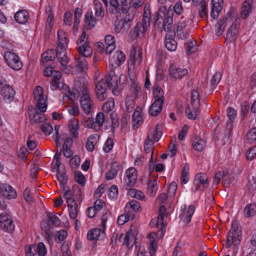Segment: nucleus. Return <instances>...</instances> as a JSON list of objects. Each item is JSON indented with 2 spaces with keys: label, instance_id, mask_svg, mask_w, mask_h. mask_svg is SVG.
<instances>
[{
  "label": "nucleus",
  "instance_id": "1",
  "mask_svg": "<svg viewBox=\"0 0 256 256\" xmlns=\"http://www.w3.org/2000/svg\"><path fill=\"white\" fill-rule=\"evenodd\" d=\"M89 90L88 82L84 78H81L76 82L74 92H69L66 94V96L72 100L80 96V106L86 114H90L94 106V102L89 94Z\"/></svg>",
  "mask_w": 256,
  "mask_h": 256
},
{
  "label": "nucleus",
  "instance_id": "2",
  "mask_svg": "<svg viewBox=\"0 0 256 256\" xmlns=\"http://www.w3.org/2000/svg\"><path fill=\"white\" fill-rule=\"evenodd\" d=\"M174 12L177 15H181L184 9L180 3L176 2L173 8L170 6L168 9L165 6H160L154 20L158 26L164 30H168L173 26Z\"/></svg>",
  "mask_w": 256,
  "mask_h": 256
},
{
  "label": "nucleus",
  "instance_id": "3",
  "mask_svg": "<svg viewBox=\"0 0 256 256\" xmlns=\"http://www.w3.org/2000/svg\"><path fill=\"white\" fill-rule=\"evenodd\" d=\"M58 46L56 56L60 64V68L67 74L75 73V68L68 66V58L66 52L68 40L65 32L62 30L58 32Z\"/></svg>",
  "mask_w": 256,
  "mask_h": 256
},
{
  "label": "nucleus",
  "instance_id": "4",
  "mask_svg": "<svg viewBox=\"0 0 256 256\" xmlns=\"http://www.w3.org/2000/svg\"><path fill=\"white\" fill-rule=\"evenodd\" d=\"M142 49L137 46L133 48L128 60V74L130 79L132 82L136 76L137 68L142 61Z\"/></svg>",
  "mask_w": 256,
  "mask_h": 256
},
{
  "label": "nucleus",
  "instance_id": "5",
  "mask_svg": "<svg viewBox=\"0 0 256 256\" xmlns=\"http://www.w3.org/2000/svg\"><path fill=\"white\" fill-rule=\"evenodd\" d=\"M240 231L239 230L236 222H233L232 228L227 236L226 246L229 248L231 246H234V254L236 256L238 249V246L240 242Z\"/></svg>",
  "mask_w": 256,
  "mask_h": 256
},
{
  "label": "nucleus",
  "instance_id": "6",
  "mask_svg": "<svg viewBox=\"0 0 256 256\" xmlns=\"http://www.w3.org/2000/svg\"><path fill=\"white\" fill-rule=\"evenodd\" d=\"M108 83L110 89L114 95H118L122 90L121 84L126 82V76L116 75L114 71H110L108 76L105 78Z\"/></svg>",
  "mask_w": 256,
  "mask_h": 256
},
{
  "label": "nucleus",
  "instance_id": "7",
  "mask_svg": "<svg viewBox=\"0 0 256 256\" xmlns=\"http://www.w3.org/2000/svg\"><path fill=\"white\" fill-rule=\"evenodd\" d=\"M141 94V86L137 82H132L131 87L125 100L126 110L128 112L133 111L134 108V100Z\"/></svg>",
  "mask_w": 256,
  "mask_h": 256
},
{
  "label": "nucleus",
  "instance_id": "8",
  "mask_svg": "<svg viewBox=\"0 0 256 256\" xmlns=\"http://www.w3.org/2000/svg\"><path fill=\"white\" fill-rule=\"evenodd\" d=\"M110 12L118 14L121 10L126 12L130 5L132 6V0H120V4L118 0H102Z\"/></svg>",
  "mask_w": 256,
  "mask_h": 256
},
{
  "label": "nucleus",
  "instance_id": "9",
  "mask_svg": "<svg viewBox=\"0 0 256 256\" xmlns=\"http://www.w3.org/2000/svg\"><path fill=\"white\" fill-rule=\"evenodd\" d=\"M88 36L84 31L77 42L78 51L82 56L88 57L92 55V50L88 42Z\"/></svg>",
  "mask_w": 256,
  "mask_h": 256
},
{
  "label": "nucleus",
  "instance_id": "10",
  "mask_svg": "<svg viewBox=\"0 0 256 256\" xmlns=\"http://www.w3.org/2000/svg\"><path fill=\"white\" fill-rule=\"evenodd\" d=\"M4 58L8 66L12 69L18 70L22 68V63L16 54L8 51L4 53Z\"/></svg>",
  "mask_w": 256,
  "mask_h": 256
},
{
  "label": "nucleus",
  "instance_id": "11",
  "mask_svg": "<svg viewBox=\"0 0 256 256\" xmlns=\"http://www.w3.org/2000/svg\"><path fill=\"white\" fill-rule=\"evenodd\" d=\"M34 97L36 102V106L41 112H45L47 108L46 97L44 94L43 90L40 86H36L34 90Z\"/></svg>",
  "mask_w": 256,
  "mask_h": 256
},
{
  "label": "nucleus",
  "instance_id": "12",
  "mask_svg": "<svg viewBox=\"0 0 256 256\" xmlns=\"http://www.w3.org/2000/svg\"><path fill=\"white\" fill-rule=\"evenodd\" d=\"M132 25V18L126 15L124 18L118 19L115 22V31L116 33L126 32Z\"/></svg>",
  "mask_w": 256,
  "mask_h": 256
},
{
  "label": "nucleus",
  "instance_id": "13",
  "mask_svg": "<svg viewBox=\"0 0 256 256\" xmlns=\"http://www.w3.org/2000/svg\"><path fill=\"white\" fill-rule=\"evenodd\" d=\"M138 178V173L136 169L133 167L127 169L125 172V176L124 179V184L130 188L136 184Z\"/></svg>",
  "mask_w": 256,
  "mask_h": 256
},
{
  "label": "nucleus",
  "instance_id": "14",
  "mask_svg": "<svg viewBox=\"0 0 256 256\" xmlns=\"http://www.w3.org/2000/svg\"><path fill=\"white\" fill-rule=\"evenodd\" d=\"M221 178H222L224 185L226 187L230 186V184L232 182V180L234 179V176H232V174L228 170L224 171L223 172H216L214 178V182L218 184Z\"/></svg>",
  "mask_w": 256,
  "mask_h": 256
},
{
  "label": "nucleus",
  "instance_id": "15",
  "mask_svg": "<svg viewBox=\"0 0 256 256\" xmlns=\"http://www.w3.org/2000/svg\"><path fill=\"white\" fill-rule=\"evenodd\" d=\"M96 88L97 98L100 100L106 98V92L110 89V86L105 78L101 80L96 84Z\"/></svg>",
  "mask_w": 256,
  "mask_h": 256
},
{
  "label": "nucleus",
  "instance_id": "16",
  "mask_svg": "<svg viewBox=\"0 0 256 256\" xmlns=\"http://www.w3.org/2000/svg\"><path fill=\"white\" fill-rule=\"evenodd\" d=\"M0 227L9 232L14 230V225L13 222L10 216L6 212H2L0 214Z\"/></svg>",
  "mask_w": 256,
  "mask_h": 256
},
{
  "label": "nucleus",
  "instance_id": "17",
  "mask_svg": "<svg viewBox=\"0 0 256 256\" xmlns=\"http://www.w3.org/2000/svg\"><path fill=\"white\" fill-rule=\"evenodd\" d=\"M195 211V206L194 205H190L188 206H184L181 208V212L180 214V220L185 224L189 223Z\"/></svg>",
  "mask_w": 256,
  "mask_h": 256
},
{
  "label": "nucleus",
  "instance_id": "18",
  "mask_svg": "<svg viewBox=\"0 0 256 256\" xmlns=\"http://www.w3.org/2000/svg\"><path fill=\"white\" fill-rule=\"evenodd\" d=\"M0 194L8 200L14 199L17 196L16 190L11 186L6 184L0 185Z\"/></svg>",
  "mask_w": 256,
  "mask_h": 256
},
{
  "label": "nucleus",
  "instance_id": "19",
  "mask_svg": "<svg viewBox=\"0 0 256 256\" xmlns=\"http://www.w3.org/2000/svg\"><path fill=\"white\" fill-rule=\"evenodd\" d=\"M138 234V230L136 226H132L126 232L124 238V243L128 248L132 247L136 244V236Z\"/></svg>",
  "mask_w": 256,
  "mask_h": 256
},
{
  "label": "nucleus",
  "instance_id": "20",
  "mask_svg": "<svg viewBox=\"0 0 256 256\" xmlns=\"http://www.w3.org/2000/svg\"><path fill=\"white\" fill-rule=\"evenodd\" d=\"M125 60L126 56L124 53L120 50H118L110 58L109 64L113 68H114L121 65Z\"/></svg>",
  "mask_w": 256,
  "mask_h": 256
},
{
  "label": "nucleus",
  "instance_id": "21",
  "mask_svg": "<svg viewBox=\"0 0 256 256\" xmlns=\"http://www.w3.org/2000/svg\"><path fill=\"white\" fill-rule=\"evenodd\" d=\"M188 74V70L186 68L177 67L176 66H171L169 68V74L172 80L181 79Z\"/></svg>",
  "mask_w": 256,
  "mask_h": 256
},
{
  "label": "nucleus",
  "instance_id": "22",
  "mask_svg": "<svg viewBox=\"0 0 256 256\" xmlns=\"http://www.w3.org/2000/svg\"><path fill=\"white\" fill-rule=\"evenodd\" d=\"M165 30L168 32L166 35L165 46L169 51H174L177 47V44L173 38L174 32L172 28Z\"/></svg>",
  "mask_w": 256,
  "mask_h": 256
},
{
  "label": "nucleus",
  "instance_id": "23",
  "mask_svg": "<svg viewBox=\"0 0 256 256\" xmlns=\"http://www.w3.org/2000/svg\"><path fill=\"white\" fill-rule=\"evenodd\" d=\"M48 222L44 221L42 223V227L50 229L53 228L54 226H58L60 224L59 218L55 214L50 212L47 214Z\"/></svg>",
  "mask_w": 256,
  "mask_h": 256
},
{
  "label": "nucleus",
  "instance_id": "24",
  "mask_svg": "<svg viewBox=\"0 0 256 256\" xmlns=\"http://www.w3.org/2000/svg\"><path fill=\"white\" fill-rule=\"evenodd\" d=\"M194 184L196 186V190L206 188L209 184L208 176L205 174H198L195 176Z\"/></svg>",
  "mask_w": 256,
  "mask_h": 256
},
{
  "label": "nucleus",
  "instance_id": "25",
  "mask_svg": "<svg viewBox=\"0 0 256 256\" xmlns=\"http://www.w3.org/2000/svg\"><path fill=\"white\" fill-rule=\"evenodd\" d=\"M165 218L162 216H159L156 219H153L150 222V226L152 227L156 226L160 230V238H162L165 232L164 228L166 226V223L164 222Z\"/></svg>",
  "mask_w": 256,
  "mask_h": 256
},
{
  "label": "nucleus",
  "instance_id": "26",
  "mask_svg": "<svg viewBox=\"0 0 256 256\" xmlns=\"http://www.w3.org/2000/svg\"><path fill=\"white\" fill-rule=\"evenodd\" d=\"M211 16L212 18H216L222 8V0H211Z\"/></svg>",
  "mask_w": 256,
  "mask_h": 256
},
{
  "label": "nucleus",
  "instance_id": "27",
  "mask_svg": "<svg viewBox=\"0 0 256 256\" xmlns=\"http://www.w3.org/2000/svg\"><path fill=\"white\" fill-rule=\"evenodd\" d=\"M148 28L141 24V22L137 23L134 30L130 32V36L132 38H134L136 36L142 38Z\"/></svg>",
  "mask_w": 256,
  "mask_h": 256
},
{
  "label": "nucleus",
  "instance_id": "28",
  "mask_svg": "<svg viewBox=\"0 0 256 256\" xmlns=\"http://www.w3.org/2000/svg\"><path fill=\"white\" fill-rule=\"evenodd\" d=\"M105 236L104 232L98 228L90 230L87 234L88 238L90 240H102Z\"/></svg>",
  "mask_w": 256,
  "mask_h": 256
},
{
  "label": "nucleus",
  "instance_id": "29",
  "mask_svg": "<svg viewBox=\"0 0 256 256\" xmlns=\"http://www.w3.org/2000/svg\"><path fill=\"white\" fill-rule=\"evenodd\" d=\"M52 80L51 84V88L55 90L58 88H63L64 86L60 82L62 74L60 72L56 71L52 74Z\"/></svg>",
  "mask_w": 256,
  "mask_h": 256
},
{
  "label": "nucleus",
  "instance_id": "30",
  "mask_svg": "<svg viewBox=\"0 0 256 256\" xmlns=\"http://www.w3.org/2000/svg\"><path fill=\"white\" fill-rule=\"evenodd\" d=\"M0 95L4 100H10L12 99L15 94L14 90L8 85L2 86L0 90Z\"/></svg>",
  "mask_w": 256,
  "mask_h": 256
},
{
  "label": "nucleus",
  "instance_id": "31",
  "mask_svg": "<svg viewBox=\"0 0 256 256\" xmlns=\"http://www.w3.org/2000/svg\"><path fill=\"white\" fill-rule=\"evenodd\" d=\"M238 24L236 22H234L229 28L226 36V40L230 42H232L235 40L238 36Z\"/></svg>",
  "mask_w": 256,
  "mask_h": 256
},
{
  "label": "nucleus",
  "instance_id": "32",
  "mask_svg": "<svg viewBox=\"0 0 256 256\" xmlns=\"http://www.w3.org/2000/svg\"><path fill=\"white\" fill-rule=\"evenodd\" d=\"M164 102L154 100L149 108V114L152 116L158 115L162 111Z\"/></svg>",
  "mask_w": 256,
  "mask_h": 256
},
{
  "label": "nucleus",
  "instance_id": "33",
  "mask_svg": "<svg viewBox=\"0 0 256 256\" xmlns=\"http://www.w3.org/2000/svg\"><path fill=\"white\" fill-rule=\"evenodd\" d=\"M68 128L71 134L74 138H77L78 135V122L76 118H72L68 122Z\"/></svg>",
  "mask_w": 256,
  "mask_h": 256
},
{
  "label": "nucleus",
  "instance_id": "34",
  "mask_svg": "<svg viewBox=\"0 0 256 256\" xmlns=\"http://www.w3.org/2000/svg\"><path fill=\"white\" fill-rule=\"evenodd\" d=\"M150 250V254H152L154 253L157 248V240L158 237L157 234L155 232H152L149 234L148 236Z\"/></svg>",
  "mask_w": 256,
  "mask_h": 256
},
{
  "label": "nucleus",
  "instance_id": "35",
  "mask_svg": "<svg viewBox=\"0 0 256 256\" xmlns=\"http://www.w3.org/2000/svg\"><path fill=\"white\" fill-rule=\"evenodd\" d=\"M200 107L189 106L186 110V113L188 119L194 120L200 114Z\"/></svg>",
  "mask_w": 256,
  "mask_h": 256
},
{
  "label": "nucleus",
  "instance_id": "36",
  "mask_svg": "<svg viewBox=\"0 0 256 256\" xmlns=\"http://www.w3.org/2000/svg\"><path fill=\"white\" fill-rule=\"evenodd\" d=\"M105 43L106 44V52L107 54L111 52L115 49V40L114 36L112 35H108L105 37Z\"/></svg>",
  "mask_w": 256,
  "mask_h": 256
},
{
  "label": "nucleus",
  "instance_id": "37",
  "mask_svg": "<svg viewBox=\"0 0 256 256\" xmlns=\"http://www.w3.org/2000/svg\"><path fill=\"white\" fill-rule=\"evenodd\" d=\"M140 207L138 202L135 200H132L126 204L124 208L126 213L133 214L132 212H136L140 210Z\"/></svg>",
  "mask_w": 256,
  "mask_h": 256
},
{
  "label": "nucleus",
  "instance_id": "38",
  "mask_svg": "<svg viewBox=\"0 0 256 256\" xmlns=\"http://www.w3.org/2000/svg\"><path fill=\"white\" fill-rule=\"evenodd\" d=\"M63 141H64V144L62 148H70L72 144V140L71 138H68L66 134H64L59 138L56 137V142L57 146H60Z\"/></svg>",
  "mask_w": 256,
  "mask_h": 256
},
{
  "label": "nucleus",
  "instance_id": "39",
  "mask_svg": "<svg viewBox=\"0 0 256 256\" xmlns=\"http://www.w3.org/2000/svg\"><path fill=\"white\" fill-rule=\"evenodd\" d=\"M252 5V0H246L242 8L241 16L243 18H246L250 14Z\"/></svg>",
  "mask_w": 256,
  "mask_h": 256
},
{
  "label": "nucleus",
  "instance_id": "40",
  "mask_svg": "<svg viewBox=\"0 0 256 256\" xmlns=\"http://www.w3.org/2000/svg\"><path fill=\"white\" fill-rule=\"evenodd\" d=\"M14 18L19 24H24L28 18V12L25 10H19L16 13Z\"/></svg>",
  "mask_w": 256,
  "mask_h": 256
},
{
  "label": "nucleus",
  "instance_id": "41",
  "mask_svg": "<svg viewBox=\"0 0 256 256\" xmlns=\"http://www.w3.org/2000/svg\"><path fill=\"white\" fill-rule=\"evenodd\" d=\"M119 170V164L117 162H114L110 170L106 174V178L110 180L116 176Z\"/></svg>",
  "mask_w": 256,
  "mask_h": 256
},
{
  "label": "nucleus",
  "instance_id": "42",
  "mask_svg": "<svg viewBox=\"0 0 256 256\" xmlns=\"http://www.w3.org/2000/svg\"><path fill=\"white\" fill-rule=\"evenodd\" d=\"M104 120V114L102 113H98L97 114L95 121H93L91 123L92 128L96 130H98L101 126L102 125Z\"/></svg>",
  "mask_w": 256,
  "mask_h": 256
},
{
  "label": "nucleus",
  "instance_id": "43",
  "mask_svg": "<svg viewBox=\"0 0 256 256\" xmlns=\"http://www.w3.org/2000/svg\"><path fill=\"white\" fill-rule=\"evenodd\" d=\"M158 186L156 180H150L148 182V194L150 196H154L156 193Z\"/></svg>",
  "mask_w": 256,
  "mask_h": 256
},
{
  "label": "nucleus",
  "instance_id": "44",
  "mask_svg": "<svg viewBox=\"0 0 256 256\" xmlns=\"http://www.w3.org/2000/svg\"><path fill=\"white\" fill-rule=\"evenodd\" d=\"M52 8L50 6H48L46 8V12L48 16L46 21V28L48 30H50L52 28L54 20V15L52 14Z\"/></svg>",
  "mask_w": 256,
  "mask_h": 256
},
{
  "label": "nucleus",
  "instance_id": "45",
  "mask_svg": "<svg viewBox=\"0 0 256 256\" xmlns=\"http://www.w3.org/2000/svg\"><path fill=\"white\" fill-rule=\"evenodd\" d=\"M244 213L246 218L254 216L256 214V204L252 203L248 204L244 208Z\"/></svg>",
  "mask_w": 256,
  "mask_h": 256
},
{
  "label": "nucleus",
  "instance_id": "46",
  "mask_svg": "<svg viewBox=\"0 0 256 256\" xmlns=\"http://www.w3.org/2000/svg\"><path fill=\"white\" fill-rule=\"evenodd\" d=\"M40 112H36V113L33 115L30 114V118L32 122H42L46 120V118L43 114L44 112H41L40 110Z\"/></svg>",
  "mask_w": 256,
  "mask_h": 256
},
{
  "label": "nucleus",
  "instance_id": "47",
  "mask_svg": "<svg viewBox=\"0 0 256 256\" xmlns=\"http://www.w3.org/2000/svg\"><path fill=\"white\" fill-rule=\"evenodd\" d=\"M148 135L152 136L150 139L154 140V141H158L162 135V127L157 125L156 128L152 130Z\"/></svg>",
  "mask_w": 256,
  "mask_h": 256
},
{
  "label": "nucleus",
  "instance_id": "48",
  "mask_svg": "<svg viewBox=\"0 0 256 256\" xmlns=\"http://www.w3.org/2000/svg\"><path fill=\"white\" fill-rule=\"evenodd\" d=\"M63 197L66 201L68 208L77 207L75 200L72 198V194L70 191H66Z\"/></svg>",
  "mask_w": 256,
  "mask_h": 256
},
{
  "label": "nucleus",
  "instance_id": "49",
  "mask_svg": "<svg viewBox=\"0 0 256 256\" xmlns=\"http://www.w3.org/2000/svg\"><path fill=\"white\" fill-rule=\"evenodd\" d=\"M96 23L92 13H87L85 15V26L87 28L90 29L94 28Z\"/></svg>",
  "mask_w": 256,
  "mask_h": 256
},
{
  "label": "nucleus",
  "instance_id": "50",
  "mask_svg": "<svg viewBox=\"0 0 256 256\" xmlns=\"http://www.w3.org/2000/svg\"><path fill=\"white\" fill-rule=\"evenodd\" d=\"M152 136L151 135H148L147 139L144 142V150L147 153H151V162L152 161V150H153V146L154 144V140H151L150 138Z\"/></svg>",
  "mask_w": 256,
  "mask_h": 256
},
{
  "label": "nucleus",
  "instance_id": "51",
  "mask_svg": "<svg viewBox=\"0 0 256 256\" xmlns=\"http://www.w3.org/2000/svg\"><path fill=\"white\" fill-rule=\"evenodd\" d=\"M94 4L96 16L102 18L104 14V10L102 3L98 0H94Z\"/></svg>",
  "mask_w": 256,
  "mask_h": 256
},
{
  "label": "nucleus",
  "instance_id": "52",
  "mask_svg": "<svg viewBox=\"0 0 256 256\" xmlns=\"http://www.w3.org/2000/svg\"><path fill=\"white\" fill-rule=\"evenodd\" d=\"M76 66L80 71L84 72L87 69L88 64L85 57L80 56L76 58Z\"/></svg>",
  "mask_w": 256,
  "mask_h": 256
},
{
  "label": "nucleus",
  "instance_id": "53",
  "mask_svg": "<svg viewBox=\"0 0 256 256\" xmlns=\"http://www.w3.org/2000/svg\"><path fill=\"white\" fill-rule=\"evenodd\" d=\"M128 195L133 198L140 200H145L144 194L141 191L134 188H130L128 192Z\"/></svg>",
  "mask_w": 256,
  "mask_h": 256
},
{
  "label": "nucleus",
  "instance_id": "54",
  "mask_svg": "<svg viewBox=\"0 0 256 256\" xmlns=\"http://www.w3.org/2000/svg\"><path fill=\"white\" fill-rule=\"evenodd\" d=\"M206 142L204 140L196 138L192 144L193 148L197 151L202 152L206 147Z\"/></svg>",
  "mask_w": 256,
  "mask_h": 256
},
{
  "label": "nucleus",
  "instance_id": "55",
  "mask_svg": "<svg viewBox=\"0 0 256 256\" xmlns=\"http://www.w3.org/2000/svg\"><path fill=\"white\" fill-rule=\"evenodd\" d=\"M135 216L134 214L126 213L118 216V223L120 225H123L128 221L133 220Z\"/></svg>",
  "mask_w": 256,
  "mask_h": 256
},
{
  "label": "nucleus",
  "instance_id": "56",
  "mask_svg": "<svg viewBox=\"0 0 256 256\" xmlns=\"http://www.w3.org/2000/svg\"><path fill=\"white\" fill-rule=\"evenodd\" d=\"M114 108V100L112 98H108L105 104L103 105L102 110L104 112L108 114L111 112Z\"/></svg>",
  "mask_w": 256,
  "mask_h": 256
},
{
  "label": "nucleus",
  "instance_id": "57",
  "mask_svg": "<svg viewBox=\"0 0 256 256\" xmlns=\"http://www.w3.org/2000/svg\"><path fill=\"white\" fill-rule=\"evenodd\" d=\"M55 58V53L52 50H48L44 52L42 56V61L44 63L52 60Z\"/></svg>",
  "mask_w": 256,
  "mask_h": 256
},
{
  "label": "nucleus",
  "instance_id": "58",
  "mask_svg": "<svg viewBox=\"0 0 256 256\" xmlns=\"http://www.w3.org/2000/svg\"><path fill=\"white\" fill-rule=\"evenodd\" d=\"M142 108L138 106L134 112L132 118L134 122L137 124H138L142 120Z\"/></svg>",
  "mask_w": 256,
  "mask_h": 256
},
{
  "label": "nucleus",
  "instance_id": "59",
  "mask_svg": "<svg viewBox=\"0 0 256 256\" xmlns=\"http://www.w3.org/2000/svg\"><path fill=\"white\" fill-rule=\"evenodd\" d=\"M226 18H222L218 22L216 30L218 35L220 36L222 34L226 26Z\"/></svg>",
  "mask_w": 256,
  "mask_h": 256
},
{
  "label": "nucleus",
  "instance_id": "60",
  "mask_svg": "<svg viewBox=\"0 0 256 256\" xmlns=\"http://www.w3.org/2000/svg\"><path fill=\"white\" fill-rule=\"evenodd\" d=\"M190 105L200 107L199 94L197 90H194L192 92Z\"/></svg>",
  "mask_w": 256,
  "mask_h": 256
},
{
  "label": "nucleus",
  "instance_id": "61",
  "mask_svg": "<svg viewBox=\"0 0 256 256\" xmlns=\"http://www.w3.org/2000/svg\"><path fill=\"white\" fill-rule=\"evenodd\" d=\"M153 94L154 100L164 102V92L160 87L156 86L154 88Z\"/></svg>",
  "mask_w": 256,
  "mask_h": 256
},
{
  "label": "nucleus",
  "instance_id": "62",
  "mask_svg": "<svg viewBox=\"0 0 256 256\" xmlns=\"http://www.w3.org/2000/svg\"><path fill=\"white\" fill-rule=\"evenodd\" d=\"M208 2L206 0H202L200 2V8L198 13L200 17L204 18L208 15L207 11Z\"/></svg>",
  "mask_w": 256,
  "mask_h": 256
},
{
  "label": "nucleus",
  "instance_id": "63",
  "mask_svg": "<svg viewBox=\"0 0 256 256\" xmlns=\"http://www.w3.org/2000/svg\"><path fill=\"white\" fill-rule=\"evenodd\" d=\"M188 170V166H185L183 168L180 176V182L182 184H186L189 180Z\"/></svg>",
  "mask_w": 256,
  "mask_h": 256
},
{
  "label": "nucleus",
  "instance_id": "64",
  "mask_svg": "<svg viewBox=\"0 0 256 256\" xmlns=\"http://www.w3.org/2000/svg\"><path fill=\"white\" fill-rule=\"evenodd\" d=\"M247 140L250 142H252L256 141V128H253L250 129L246 136Z\"/></svg>",
  "mask_w": 256,
  "mask_h": 256
}]
</instances>
